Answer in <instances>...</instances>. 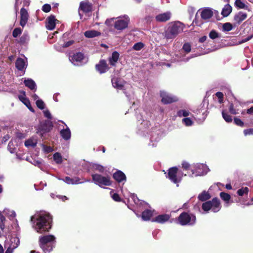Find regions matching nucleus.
<instances>
[{"label":"nucleus","instance_id":"9b49d317","mask_svg":"<svg viewBox=\"0 0 253 253\" xmlns=\"http://www.w3.org/2000/svg\"><path fill=\"white\" fill-rule=\"evenodd\" d=\"M69 59L75 66H81L87 62V59L84 57L83 53L80 52L70 56Z\"/></svg>","mask_w":253,"mask_h":253},{"label":"nucleus","instance_id":"de8ad7c7","mask_svg":"<svg viewBox=\"0 0 253 253\" xmlns=\"http://www.w3.org/2000/svg\"><path fill=\"white\" fill-rule=\"evenodd\" d=\"M144 46V43L141 42L135 43L133 46V49L138 51L141 50Z\"/></svg>","mask_w":253,"mask_h":253},{"label":"nucleus","instance_id":"09e8293b","mask_svg":"<svg viewBox=\"0 0 253 253\" xmlns=\"http://www.w3.org/2000/svg\"><path fill=\"white\" fill-rule=\"evenodd\" d=\"M92 168L94 170H97L100 172H103L104 170V168L102 166L97 164H93L92 165Z\"/></svg>","mask_w":253,"mask_h":253},{"label":"nucleus","instance_id":"e2e57ef3","mask_svg":"<svg viewBox=\"0 0 253 253\" xmlns=\"http://www.w3.org/2000/svg\"><path fill=\"white\" fill-rule=\"evenodd\" d=\"M5 247L7 248L5 253H12L14 250L16 249L13 248L12 246L10 245H7V244H6L5 245Z\"/></svg>","mask_w":253,"mask_h":253},{"label":"nucleus","instance_id":"b1692460","mask_svg":"<svg viewBox=\"0 0 253 253\" xmlns=\"http://www.w3.org/2000/svg\"><path fill=\"white\" fill-rule=\"evenodd\" d=\"M19 99L20 101L22 102L23 104H24L32 112H34V110L32 108L30 102L29 100L25 97V92L23 91V95H19Z\"/></svg>","mask_w":253,"mask_h":253},{"label":"nucleus","instance_id":"864d4df0","mask_svg":"<svg viewBox=\"0 0 253 253\" xmlns=\"http://www.w3.org/2000/svg\"><path fill=\"white\" fill-rule=\"evenodd\" d=\"M182 49L186 53L190 52L191 49L190 44L188 42L185 43L183 45Z\"/></svg>","mask_w":253,"mask_h":253},{"label":"nucleus","instance_id":"bb28decb","mask_svg":"<svg viewBox=\"0 0 253 253\" xmlns=\"http://www.w3.org/2000/svg\"><path fill=\"white\" fill-rule=\"evenodd\" d=\"M119 56L120 54L117 51H114L112 53L111 56L109 58L110 64L113 66H115L119 59Z\"/></svg>","mask_w":253,"mask_h":253},{"label":"nucleus","instance_id":"f03ea898","mask_svg":"<svg viewBox=\"0 0 253 253\" xmlns=\"http://www.w3.org/2000/svg\"><path fill=\"white\" fill-rule=\"evenodd\" d=\"M184 25L179 21H175L169 24L164 33L165 38L167 40L174 39L183 30Z\"/></svg>","mask_w":253,"mask_h":253},{"label":"nucleus","instance_id":"c756f323","mask_svg":"<svg viewBox=\"0 0 253 253\" xmlns=\"http://www.w3.org/2000/svg\"><path fill=\"white\" fill-rule=\"evenodd\" d=\"M15 66L18 70H23L25 68V67L26 66L25 59L18 58L16 61Z\"/></svg>","mask_w":253,"mask_h":253},{"label":"nucleus","instance_id":"4c0bfd02","mask_svg":"<svg viewBox=\"0 0 253 253\" xmlns=\"http://www.w3.org/2000/svg\"><path fill=\"white\" fill-rule=\"evenodd\" d=\"M220 196L221 198L227 204L226 206H228L227 204L229 203V201L231 199L230 195L228 193L222 192L220 193Z\"/></svg>","mask_w":253,"mask_h":253},{"label":"nucleus","instance_id":"bf43d9fd","mask_svg":"<svg viewBox=\"0 0 253 253\" xmlns=\"http://www.w3.org/2000/svg\"><path fill=\"white\" fill-rule=\"evenodd\" d=\"M21 33V31L19 28L15 29L12 33L13 37L16 38Z\"/></svg>","mask_w":253,"mask_h":253},{"label":"nucleus","instance_id":"423d86ee","mask_svg":"<svg viewBox=\"0 0 253 253\" xmlns=\"http://www.w3.org/2000/svg\"><path fill=\"white\" fill-rule=\"evenodd\" d=\"M210 169L208 167L203 164H194L191 169V171L187 172V175L190 177L199 176L206 175Z\"/></svg>","mask_w":253,"mask_h":253},{"label":"nucleus","instance_id":"603ef678","mask_svg":"<svg viewBox=\"0 0 253 253\" xmlns=\"http://www.w3.org/2000/svg\"><path fill=\"white\" fill-rule=\"evenodd\" d=\"M37 106L41 110H42L44 108L45 104L44 102L42 100H38L36 102Z\"/></svg>","mask_w":253,"mask_h":253},{"label":"nucleus","instance_id":"c85d7f7f","mask_svg":"<svg viewBox=\"0 0 253 253\" xmlns=\"http://www.w3.org/2000/svg\"><path fill=\"white\" fill-rule=\"evenodd\" d=\"M112 84L113 86L118 89H123L124 87L123 82L117 78H113L112 79Z\"/></svg>","mask_w":253,"mask_h":253},{"label":"nucleus","instance_id":"7ed1b4c3","mask_svg":"<svg viewBox=\"0 0 253 253\" xmlns=\"http://www.w3.org/2000/svg\"><path fill=\"white\" fill-rule=\"evenodd\" d=\"M130 21V19L127 15H124L116 18H112L106 20L105 23L108 26L111 25V22H113V27L115 30L118 31H122L127 28Z\"/></svg>","mask_w":253,"mask_h":253},{"label":"nucleus","instance_id":"c9c22d12","mask_svg":"<svg viewBox=\"0 0 253 253\" xmlns=\"http://www.w3.org/2000/svg\"><path fill=\"white\" fill-rule=\"evenodd\" d=\"M100 35V33L96 31H87L84 33V36L89 38L97 37Z\"/></svg>","mask_w":253,"mask_h":253},{"label":"nucleus","instance_id":"052dcab7","mask_svg":"<svg viewBox=\"0 0 253 253\" xmlns=\"http://www.w3.org/2000/svg\"><path fill=\"white\" fill-rule=\"evenodd\" d=\"M42 148H43V151L46 153H50V152L53 151V148L51 147L46 146L44 145H42Z\"/></svg>","mask_w":253,"mask_h":253},{"label":"nucleus","instance_id":"2eb2a0df","mask_svg":"<svg viewBox=\"0 0 253 253\" xmlns=\"http://www.w3.org/2000/svg\"><path fill=\"white\" fill-rule=\"evenodd\" d=\"M95 68L96 70L100 74L106 72L109 69L106 62L104 60H100L99 63L96 65Z\"/></svg>","mask_w":253,"mask_h":253},{"label":"nucleus","instance_id":"9d476101","mask_svg":"<svg viewBox=\"0 0 253 253\" xmlns=\"http://www.w3.org/2000/svg\"><path fill=\"white\" fill-rule=\"evenodd\" d=\"M150 143L149 146L153 147L157 146V142L160 140L162 136V131L158 128H153L149 131Z\"/></svg>","mask_w":253,"mask_h":253},{"label":"nucleus","instance_id":"5fc2aeb1","mask_svg":"<svg viewBox=\"0 0 253 253\" xmlns=\"http://www.w3.org/2000/svg\"><path fill=\"white\" fill-rule=\"evenodd\" d=\"M234 104H231L229 107V111L232 114H238V110L235 108Z\"/></svg>","mask_w":253,"mask_h":253},{"label":"nucleus","instance_id":"ddd939ff","mask_svg":"<svg viewBox=\"0 0 253 253\" xmlns=\"http://www.w3.org/2000/svg\"><path fill=\"white\" fill-rule=\"evenodd\" d=\"M171 17V13L169 11L157 14L155 20L158 22L164 23L169 20Z\"/></svg>","mask_w":253,"mask_h":253},{"label":"nucleus","instance_id":"a18cd8bd","mask_svg":"<svg viewBox=\"0 0 253 253\" xmlns=\"http://www.w3.org/2000/svg\"><path fill=\"white\" fill-rule=\"evenodd\" d=\"M190 114L189 111L186 110H179L177 113V115L178 117H187Z\"/></svg>","mask_w":253,"mask_h":253},{"label":"nucleus","instance_id":"473e14b6","mask_svg":"<svg viewBox=\"0 0 253 253\" xmlns=\"http://www.w3.org/2000/svg\"><path fill=\"white\" fill-rule=\"evenodd\" d=\"M80 8L85 12H88L91 10V4L87 2H81L80 4Z\"/></svg>","mask_w":253,"mask_h":253},{"label":"nucleus","instance_id":"774afa93","mask_svg":"<svg viewBox=\"0 0 253 253\" xmlns=\"http://www.w3.org/2000/svg\"><path fill=\"white\" fill-rule=\"evenodd\" d=\"M63 180L66 183L68 184H73V180L72 178L70 177L66 176L64 179H63Z\"/></svg>","mask_w":253,"mask_h":253},{"label":"nucleus","instance_id":"412c9836","mask_svg":"<svg viewBox=\"0 0 253 253\" xmlns=\"http://www.w3.org/2000/svg\"><path fill=\"white\" fill-rule=\"evenodd\" d=\"M130 198L134 202V204L138 207H143L144 208L149 207L148 204L146 202L139 200L134 194L131 195Z\"/></svg>","mask_w":253,"mask_h":253},{"label":"nucleus","instance_id":"f704fd0d","mask_svg":"<svg viewBox=\"0 0 253 253\" xmlns=\"http://www.w3.org/2000/svg\"><path fill=\"white\" fill-rule=\"evenodd\" d=\"M211 196L208 192L203 191L198 195V199L202 202L206 201L211 198Z\"/></svg>","mask_w":253,"mask_h":253},{"label":"nucleus","instance_id":"f3484780","mask_svg":"<svg viewBox=\"0 0 253 253\" xmlns=\"http://www.w3.org/2000/svg\"><path fill=\"white\" fill-rule=\"evenodd\" d=\"M57 21L55 16L50 15L46 19V28L49 30H52L55 28L56 21Z\"/></svg>","mask_w":253,"mask_h":253},{"label":"nucleus","instance_id":"a211bd4d","mask_svg":"<svg viewBox=\"0 0 253 253\" xmlns=\"http://www.w3.org/2000/svg\"><path fill=\"white\" fill-rule=\"evenodd\" d=\"M28 19V13L27 11L24 8H22L20 10V25L24 27Z\"/></svg>","mask_w":253,"mask_h":253},{"label":"nucleus","instance_id":"58836bf2","mask_svg":"<svg viewBox=\"0 0 253 253\" xmlns=\"http://www.w3.org/2000/svg\"><path fill=\"white\" fill-rule=\"evenodd\" d=\"M53 158L56 163L60 164L62 163V157L59 153L56 152L54 154Z\"/></svg>","mask_w":253,"mask_h":253},{"label":"nucleus","instance_id":"69168bd1","mask_svg":"<svg viewBox=\"0 0 253 253\" xmlns=\"http://www.w3.org/2000/svg\"><path fill=\"white\" fill-rule=\"evenodd\" d=\"M190 167V165L189 163L184 161L182 163V168L185 170H188Z\"/></svg>","mask_w":253,"mask_h":253},{"label":"nucleus","instance_id":"4468645a","mask_svg":"<svg viewBox=\"0 0 253 253\" xmlns=\"http://www.w3.org/2000/svg\"><path fill=\"white\" fill-rule=\"evenodd\" d=\"M53 127L52 122L49 121H45L44 124L41 125L39 127V132L42 136L44 133L49 132Z\"/></svg>","mask_w":253,"mask_h":253},{"label":"nucleus","instance_id":"4d7b16f0","mask_svg":"<svg viewBox=\"0 0 253 253\" xmlns=\"http://www.w3.org/2000/svg\"><path fill=\"white\" fill-rule=\"evenodd\" d=\"M51 10V6L49 4H44L42 7V10L44 12H48Z\"/></svg>","mask_w":253,"mask_h":253},{"label":"nucleus","instance_id":"6ab92c4d","mask_svg":"<svg viewBox=\"0 0 253 253\" xmlns=\"http://www.w3.org/2000/svg\"><path fill=\"white\" fill-rule=\"evenodd\" d=\"M247 17V14L245 12L240 11L236 13L234 17V21L237 24H240Z\"/></svg>","mask_w":253,"mask_h":253},{"label":"nucleus","instance_id":"79ce46f5","mask_svg":"<svg viewBox=\"0 0 253 253\" xmlns=\"http://www.w3.org/2000/svg\"><path fill=\"white\" fill-rule=\"evenodd\" d=\"M182 122L185 126H190L193 125V121L189 118L185 117L183 118Z\"/></svg>","mask_w":253,"mask_h":253},{"label":"nucleus","instance_id":"1a4fd4ad","mask_svg":"<svg viewBox=\"0 0 253 253\" xmlns=\"http://www.w3.org/2000/svg\"><path fill=\"white\" fill-rule=\"evenodd\" d=\"M92 181L94 184L99 186H110L112 184L111 178L108 175L103 176L101 174L95 173L91 175Z\"/></svg>","mask_w":253,"mask_h":253},{"label":"nucleus","instance_id":"a19ab883","mask_svg":"<svg viewBox=\"0 0 253 253\" xmlns=\"http://www.w3.org/2000/svg\"><path fill=\"white\" fill-rule=\"evenodd\" d=\"M5 220V217L0 213V237L3 234V230L4 228V225L3 221Z\"/></svg>","mask_w":253,"mask_h":253},{"label":"nucleus","instance_id":"5701e85b","mask_svg":"<svg viewBox=\"0 0 253 253\" xmlns=\"http://www.w3.org/2000/svg\"><path fill=\"white\" fill-rule=\"evenodd\" d=\"M113 178L118 182L126 180L125 174L120 170H118L113 174Z\"/></svg>","mask_w":253,"mask_h":253},{"label":"nucleus","instance_id":"72a5a7b5","mask_svg":"<svg viewBox=\"0 0 253 253\" xmlns=\"http://www.w3.org/2000/svg\"><path fill=\"white\" fill-rule=\"evenodd\" d=\"M232 8L230 5L227 4L224 5L221 11V14L224 17L228 16L232 12Z\"/></svg>","mask_w":253,"mask_h":253},{"label":"nucleus","instance_id":"ea45409f","mask_svg":"<svg viewBox=\"0 0 253 253\" xmlns=\"http://www.w3.org/2000/svg\"><path fill=\"white\" fill-rule=\"evenodd\" d=\"M249 189L247 187H243L238 190L237 193L240 196H243L244 195L248 194Z\"/></svg>","mask_w":253,"mask_h":253},{"label":"nucleus","instance_id":"13d9d810","mask_svg":"<svg viewBox=\"0 0 253 253\" xmlns=\"http://www.w3.org/2000/svg\"><path fill=\"white\" fill-rule=\"evenodd\" d=\"M43 113L45 117L48 119L51 120L52 118V115L48 110H45L43 111Z\"/></svg>","mask_w":253,"mask_h":253},{"label":"nucleus","instance_id":"aec40b11","mask_svg":"<svg viewBox=\"0 0 253 253\" xmlns=\"http://www.w3.org/2000/svg\"><path fill=\"white\" fill-rule=\"evenodd\" d=\"M213 15V11L210 8L207 7L202 9L201 12V18L204 20L211 18Z\"/></svg>","mask_w":253,"mask_h":253},{"label":"nucleus","instance_id":"c03bdc74","mask_svg":"<svg viewBox=\"0 0 253 253\" xmlns=\"http://www.w3.org/2000/svg\"><path fill=\"white\" fill-rule=\"evenodd\" d=\"M222 116L224 120L227 123H230L232 121V117L225 113L224 111H222Z\"/></svg>","mask_w":253,"mask_h":253},{"label":"nucleus","instance_id":"f8f14e48","mask_svg":"<svg viewBox=\"0 0 253 253\" xmlns=\"http://www.w3.org/2000/svg\"><path fill=\"white\" fill-rule=\"evenodd\" d=\"M160 96L162 98V102L165 104H169L178 100L176 96L165 91H161Z\"/></svg>","mask_w":253,"mask_h":253},{"label":"nucleus","instance_id":"0eeeda50","mask_svg":"<svg viewBox=\"0 0 253 253\" xmlns=\"http://www.w3.org/2000/svg\"><path fill=\"white\" fill-rule=\"evenodd\" d=\"M187 174H184L181 171L178 170L177 168L172 167L168 170L167 177L173 183L178 186L179 183L181 181L182 177L186 176Z\"/></svg>","mask_w":253,"mask_h":253},{"label":"nucleus","instance_id":"dca6fc26","mask_svg":"<svg viewBox=\"0 0 253 253\" xmlns=\"http://www.w3.org/2000/svg\"><path fill=\"white\" fill-rule=\"evenodd\" d=\"M150 125L149 121L143 120L138 126L137 133L141 135H145L149 126Z\"/></svg>","mask_w":253,"mask_h":253},{"label":"nucleus","instance_id":"8fccbe9b","mask_svg":"<svg viewBox=\"0 0 253 253\" xmlns=\"http://www.w3.org/2000/svg\"><path fill=\"white\" fill-rule=\"evenodd\" d=\"M7 148L11 153H14L16 152V148L15 147L13 143L11 141H10L8 143Z\"/></svg>","mask_w":253,"mask_h":253},{"label":"nucleus","instance_id":"37998d69","mask_svg":"<svg viewBox=\"0 0 253 253\" xmlns=\"http://www.w3.org/2000/svg\"><path fill=\"white\" fill-rule=\"evenodd\" d=\"M209 37L212 39L214 40L216 38H219V34L215 30H212L209 33Z\"/></svg>","mask_w":253,"mask_h":253},{"label":"nucleus","instance_id":"338daca9","mask_svg":"<svg viewBox=\"0 0 253 253\" xmlns=\"http://www.w3.org/2000/svg\"><path fill=\"white\" fill-rule=\"evenodd\" d=\"M244 134L245 136L253 134V128L246 129L244 130Z\"/></svg>","mask_w":253,"mask_h":253},{"label":"nucleus","instance_id":"4be33fe9","mask_svg":"<svg viewBox=\"0 0 253 253\" xmlns=\"http://www.w3.org/2000/svg\"><path fill=\"white\" fill-rule=\"evenodd\" d=\"M60 134L62 138L66 141L69 140L71 139V132L70 128L68 126H67L66 128L61 129Z\"/></svg>","mask_w":253,"mask_h":253},{"label":"nucleus","instance_id":"2f4dec72","mask_svg":"<svg viewBox=\"0 0 253 253\" xmlns=\"http://www.w3.org/2000/svg\"><path fill=\"white\" fill-rule=\"evenodd\" d=\"M37 139L33 137L25 141V145L27 148H34L37 145Z\"/></svg>","mask_w":253,"mask_h":253},{"label":"nucleus","instance_id":"39448f33","mask_svg":"<svg viewBox=\"0 0 253 253\" xmlns=\"http://www.w3.org/2000/svg\"><path fill=\"white\" fill-rule=\"evenodd\" d=\"M221 206L220 200L217 198H213L211 201L205 202L202 204V210L205 212H208L211 210L213 212H217L221 209Z\"/></svg>","mask_w":253,"mask_h":253},{"label":"nucleus","instance_id":"6e6d98bb","mask_svg":"<svg viewBox=\"0 0 253 253\" xmlns=\"http://www.w3.org/2000/svg\"><path fill=\"white\" fill-rule=\"evenodd\" d=\"M216 96L218 99V102L219 103H222L223 102V94L221 92H217L215 93Z\"/></svg>","mask_w":253,"mask_h":253},{"label":"nucleus","instance_id":"a878e982","mask_svg":"<svg viewBox=\"0 0 253 253\" xmlns=\"http://www.w3.org/2000/svg\"><path fill=\"white\" fill-rule=\"evenodd\" d=\"M5 244L7 245L12 246L13 248H16L20 244V240L17 237H11L9 241H8Z\"/></svg>","mask_w":253,"mask_h":253},{"label":"nucleus","instance_id":"e433bc0d","mask_svg":"<svg viewBox=\"0 0 253 253\" xmlns=\"http://www.w3.org/2000/svg\"><path fill=\"white\" fill-rule=\"evenodd\" d=\"M235 5L239 9H247L248 8V6L242 0H236Z\"/></svg>","mask_w":253,"mask_h":253},{"label":"nucleus","instance_id":"393cba45","mask_svg":"<svg viewBox=\"0 0 253 253\" xmlns=\"http://www.w3.org/2000/svg\"><path fill=\"white\" fill-rule=\"evenodd\" d=\"M24 83L26 86L28 87L31 90H34L37 89V85L35 82L31 79H25Z\"/></svg>","mask_w":253,"mask_h":253},{"label":"nucleus","instance_id":"f257e3e1","mask_svg":"<svg viewBox=\"0 0 253 253\" xmlns=\"http://www.w3.org/2000/svg\"><path fill=\"white\" fill-rule=\"evenodd\" d=\"M31 221L34 229L39 233L47 232L51 227V216L45 211L36 213L31 216Z\"/></svg>","mask_w":253,"mask_h":253},{"label":"nucleus","instance_id":"49530a36","mask_svg":"<svg viewBox=\"0 0 253 253\" xmlns=\"http://www.w3.org/2000/svg\"><path fill=\"white\" fill-rule=\"evenodd\" d=\"M222 29L224 31L229 32L233 29V26L230 23L227 22L223 24Z\"/></svg>","mask_w":253,"mask_h":253},{"label":"nucleus","instance_id":"7c9ffc66","mask_svg":"<svg viewBox=\"0 0 253 253\" xmlns=\"http://www.w3.org/2000/svg\"><path fill=\"white\" fill-rule=\"evenodd\" d=\"M170 218V215L168 214H163L157 216L155 221L160 223H163L168 221Z\"/></svg>","mask_w":253,"mask_h":253},{"label":"nucleus","instance_id":"680f3d73","mask_svg":"<svg viewBox=\"0 0 253 253\" xmlns=\"http://www.w3.org/2000/svg\"><path fill=\"white\" fill-rule=\"evenodd\" d=\"M111 197L112 199L117 202H120L121 201V198L119 196V195L117 193H113L112 194V193L111 192Z\"/></svg>","mask_w":253,"mask_h":253},{"label":"nucleus","instance_id":"0e129e2a","mask_svg":"<svg viewBox=\"0 0 253 253\" xmlns=\"http://www.w3.org/2000/svg\"><path fill=\"white\" fill-rule=\"evenodd\" d=\"M234 123L237 126H244L243 122L240 119L235 118L234 119Z\"/></svg>","mask_w":253,"mask_h":253},{"label":"nucleus","instance_id":"6e6552de","mask_svg":"<svg viewBox=\"0 0 253 253\" xmlns=\"http://www.w3.org/2000/svg\"><path fill=\"white\" fill-rule=\"evenodd\" d=\"M196 216L192 214L185 212L181 213L178 218V221L181 225H193L196 222Z\"/></svg>","mask_w":253,"mask_h":253},{"label":"nucleus","instance_id":"3c124183","mask_svg":"<svg viewBox=\"0 0 253 253\" xmlns=\"http://www.w3.org/2000/svg\"><path fill=\"white\" fill-rule=\"evenodd\" d=\"M73 180V184H78L83 183L85 182H89L90 180L89 179H84L83 181H80V179L78 177H75L74 178H72Z\"/></svg>","mask_w":253,"mask_h":253},{"label":"nucleus","instance_id":"cd10ccee","mask_svg":"<svg viewBox=\"0 0 253 253\" xmlns=\"http://www.w3.org/2000/svg\"><path fill=\"white\" fill-rule=\"evenodd\" d=\"M153 211H154L148 209L144 211L141 216L142 220L144 221L149 220L153 216Z\"/></svg>","mask_w":253,"mask_h":253},{"label":"nucleus","instance_id":"20e7f679","mask_svg":"<svg viewBox=\"0 0 253 253\" xmlns=\"http://www.w3.org/2000/svg\"><path fill=\"white\" fill-rule=\"evenodd\" d=\"M55 239L52 235L40 237L39 245L44 253H49L52 251L55 245Z\"/></svg>","mask_w":253,"mask_h":253}]
</instances>
